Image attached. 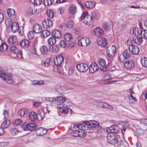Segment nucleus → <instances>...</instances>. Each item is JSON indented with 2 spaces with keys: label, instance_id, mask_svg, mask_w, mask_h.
<instances>
[{
  "label": "nucleus",
  "instance_id": "f257e3e1",
  "mask_svg": "<svg viewBox=\"0 0 147 147\" xmlns=\"http://www.w3.org/2000/svg\"><path fill=\"white\" fill-rule=\"evenodd\" d=\"M0 78L7 83L11 84L13 82V79L10 74L6 73L0 68Z\"/></svg>",
  "mask_w": 147,
  "mask_h": 147
},
{
  "label": "nucleus",
  "instance_id": "f03ea898",
  "mask_svg": "<svg viewBox=\"0 0 147 147\" xmlns=\"http://www.w3.org/2000/svg\"><path fill=\"white\" fill-rule=\"evenodd\" d=\"M88 13L84 12L82 15L80 19L81 20L84 19V22L86 25L89 26L92 25L94 22V20L92 17L89 15H88Z\"/></svg>",
  "mask_w": 147,
  "mask_h": 147
},
{
  "label": "nucleus",
  "instance_id": "7ed1b4c3",
  "mask_svg": "<svg viewBox=\"0 0 147 147\" xmlns=\"http://www.w3.org/2000/svg\"><path fill=\"white\" fill-rule=\"evenodd\" d=\"M84 123L86 124L87 129H90V128H95L96 129H100L101 127L99 124V123L96 121L91 120L84 122Z\"/></svg>",
  "mask_w": 147,
  "mask_h": 147
},
{
  "label": "nucleus",
  "instance_id": "20e7f679",
  "mask_svg": "<svg viewBox=\"0 0 147 147\" xmlns=\"http://www.w3.org/2000/svg\"><path fill=\"white\" fill-rule=\"evenodd\" d=\"M130 51L127 49L125 50L120 55L119 57V61L121 63L124 62L125 60L129 59L131 57Z\"/></svg>",
  "mask_w": 147,
  "mask_h": 147
},
{
  "label": "nucleus",
  "instance_id": "39448f33",
  "mask_svg": "<svg viewBox=\"0 0 147 147\" xmlns=\"http://www.w3.org/2000/svg\"><path fill=\"white\" fill-rule=\"evenodd\" d=\"M10 50L12 53L14 55V56L17 57L19 59L22 58V53L15 46H13L10 47Z\"/></svg>",
  "mask_w": 147,
  "mask_h": 147
},
{
  "label": "nucleus",
  "instance_id": "423d86ee",
  "mask_svg": "<svg viewBox=\"0 0 147 147\" xmlns=\"http://www.w3.org/2000/svg\"><path fill=\"white\" fill-rule=\"evenodd\" d=\"M66 98L62 96L57 97L54 101L55 106L60 109L62 107L64 104L63 103L65 102Z\"/></svg>",
  "mask_w": 147,
  "mask_h": 147
},
{
  "label": "nucleus",
  "instance_id": "0eeeda50",
  "mask_svg": "<svg viewBox=\"0 0 147 147\" xmlns=\"http://www.w3.org/2000/svg\"><path fill=\"white\" fill-rule=\"evenodd\" d=\"M106 50L107 55L110 58H112L115 54L116 49L114 45L108 47Z\"/></svg>",
  "mask_w": 147,
  "mask_h": 147
},
{
  "label": "nucleus",
  "instance_id": "6e6552de",
  "mask_svg": "<svg viewBox=\"0 0 147 147\" xmlns=\"http://www.w3.org/2000/svg\"><path fill=\"white\" fill-rule=\"evenodd\" d=\"M91 43L90 39L87 37L82 38L79 40L78 43L79 45L82 47H86Z\"/></svg>",
  "mask_w": 147,
  "mask_h": 147
},
{
  "label": "nucleus",
  "instance_id": "1a4fd4ad",
  "mask_svg": "<svg viewBox=\"0 0 147 147\" xmlns=\"http://www.w3.org/2000/svg\"><path fill=\"white\" fill-rule=\"evenodd\" d=\"M98 64L100 65L102 67H100L101 69L104 71H106L109 70V67H110L109 65H107V66L106 65V62L105 61L102 59H99L98 60Z\"/></svg>",
  "mask_w": 147,
  "mask_h": 147
},
{
  "label": "nucleus",
  "instance_id": "9d476101",
  "mask_svg": "<svg viewBox=\"0 0 147 147\" xmlns=\"http://www.w3.org/2000/svg\"><path fill=\"white\" fill-rule=\"evenodd\" d=\"M88 66L86 63H82L76 65L78 70L81 72H86L88 69Z\"/></svg>",
  "mask_w": 147,
  "mask_h": 147
},
{
  "label": "nucleus",
  "instance_id": "9b49d317",
  "mask_svg": "<svg viewBox=\"0 0 147 147\" xmlns=\"http://www.w3.org/2000/svg\"><path fill=\"white\" fill-rule=\"evenodd\" d=\"M128 48L130 52L133 55H138V54L139 49L137 46L131 45L129 46Z\"/></svg>",
  "mask_w": 147,
  "mask_h": 147
},
{
  "label": "nucleus",
  "instance_id": "f8f14e48",
  "mask_svg": "<svg viewBox=\"0 0 147 147\" xmlns=\"http://www.w3.org/2000/svg\"><path fill=\"white\" fill-rule=\"evenodd\" d=\"M54 60L55 65L57 66H60L63 62L64 57L63 55H60L56 57V59Z\"/></svg>",
  "mask_w": 147,
  "mask_h": 147
},
{
  "label": "nucleus",
  "instance_id": "ddd939ff",
  "mask_svg": "<svg viewBox=\"0 0 147 147\" xmlns=\"http://www.w3.org/2000/svg\"><path fill=\"white\" fill-rule=\"evenodd\" d=\"M36 126L37 125L34 123L28 124L24 127V130L32 131L36 129Z\"/></svg>",
  "mask_w": 147,
  "mask_h": 147
},
{
  "label": "nucleus",
  "instance_id": "4468645a",
  "mask_svg": "<svg viewBox=\"0 0 147 147\" xmlns=\"http://www.w3.org/2000/svg\"><path fill=\"white\" fill-rule=\"evenodd\" d=\"M18 114L21 117H26L28 116L29 114V110L27 109H22L18 112Z\"/></svg>",
  "mask_w": 147,
  "mask_h": 147
},
{
  "label": "nucleus",
  "instance_id": "2eb2a0df",
  "mask_svg": "<svg viewBox=\"0 0 147 147\" xmlns=\"http://www.w3.org/2000/svg\"><path fill=\"white\" fill-rule=\"evenodd\" d=\"M43 27L48 29L53 24V22L50 19H47L45 20L42 23Z\"/></svg>",
  "mask_w": 147,
  "mask_h": 147
},
{
  "label": "nucleus",
  "instance_id": "dca6fc26",
  "mask_svg": "<svg viewBox=\"0 0 147 147\" xmlns=\"http://www.w3.org/2000/svg\"><path fill=\"white\" fill-rule=\"evenodd\" d=\"M97 42L99 45L102 47L105 46L107 44L106 38L103 37L98 38L97 40Z\"/></svg>",
  "mask_w": 147,
  "mask_h": 147
},
{
  "label": "nucleus",
  "instance_id": "f3484780",
  "mask_svg": "<svg viewBox=\"0 0 147 147\" xmlns=\"http://www.w3.org/2000/svg\"><path fill=\"white\" fill-rule=\"evenodd\" d=\"M33 32L36 33H40L42 31V28L38 24H36L33 25Z\"/></svg>",
  "mask_w": 147,
  "mask_h": 147
},
{
  "label": "nucleus",
  "instance_id": "a211bd4d",
  "mask_svg": "<svg viewBox=\"0 0 147 147\" xmlns=\"http://www.w3.org/2000/svg\"><path fill=\"white\" fill-rule=\"evenodd\" d=\"M98 69V67L96 64L93 63L90 65L89 67V72L90 73H93L97 71Z\"/></svg>",
  "mask_w": 147,
  "mask_h": 147
},
{
  "label": "nucleus",
  "instance_id": "6ab92c4d",
  "mask_svg": "<svg viewBox=\"0 0 147 147\" xmlns=\"http://www.w3.org/2000/svg\"><path fill=\"white\" fill-rule=\"evenodd\" d=\"M113 26V23L111 21L104 22L103 24V28L107 30H109L112 29Z\"/></svg>",
  "mask_w": 147,
  "mask_h": 147
},
{
  "label": "nucleus",
  "instance_id": "aec40b11",
  "mask_svg": "<svg viewBox=\"0 0 147 147\" xmlns=\"http://www.w3.org/2000/svg\"><path fill=\"white\" fill-rule=\"evenodd\" d=\"M124 67L127 69H130L134 66V63L132 60H129L125 62L124 64Z\"/></svg>",
  "mask_w": 147,
  "mask_h": 147
},
{
  "label": "nucleus",
  "instance_id": "412c9836",
  "mask_svg": "<svg viewBox=\"0 0 147 147\" xmlns=\"http://www.w3.org/2000/svg\"><path fill=\"white\" fill-rule=\"evenodd\" d=\"M36 132L37 135L43 136L47 133V131L46 129L40 127L36 129Z\"/></svg>",
  "mask_w": 147,
  "mask_h": 147
},
{
  "label": "nucleus",
  "instance_id": "4be33fe9",
  "mask_svg": "<svg viewBox=\"0 0 147 147\" xmlns=\"http://www.w3.org/2000/svg\"><path fill=\"white\" fill-rule=\"evenodd\" d=\"M11 24V32L14 33L17 32L19 28L18 24L17 22H15L13 23H11V24H10V25Z\"/></svg>",
  "mask_w": 147,
  "mask_h": 147
},
{
  "label": "nucleus",
  "instance_id": "5701e85b",
  "mask_svg": "<svg viewBox=\"0 0 147 147\" xmlns=\"http://www.w3.org/2000/svg\"><path fill=\"white\" fill-rule=\"evenodd\" d=\"M30 43L27 39L22 40L20 43V46L22 48H28L30 46Z\"/></svg>",
  "mask_w": 147,
  "mask_h": 147
},
{
  "label": "nucleus",
  "instance_id": "b1692460",
  "mask_svg": "<svg viewBox=\"0 0 147 147\" xmlns=\"http://www.w3.org/2000/svg\"><path fill=\"white\" fill-rule=\"evenodd\" d=\"M40 50L42 55L47 54L49 52L48 48L46 45H43L40 48Z\"/></svg>",
  "mask_w": 147,
  "mask_h": 147
},
{
  "label": "nucleus",
  "instance_id": "393cba45",
  "mask_svg": "<svg viewBox=\"0 0 147 147\" xmlns=\"http://www.w3.org/2000/svg\"><path fill=\"white\" fill-rule=\"evenodd\" d=\"M68 106H67L65 104L63 105L62 106L64 108L62 109V110L61 111V112L63 114H67L68 113H71L72 112V110L68 108Z\"/></svg>",
  "mask_w": 147,
  "mask_h": 147
},
{
  "label": "nucleus",
  "instance_id": "a878e982",
  "mask_svg": "<svg viewBox=\"0 0 147 147\" xmlns=\"http://www.w3.org/2000/svg\"><path fill=\"white\" fill-rule=\"evenodd\" d=\"M94 32L97 36H101L103 34V30L102 29L97 27L94 30Z\"/></svg>",
  "mask_w": 147,
  "mask_h": 147
},
{
  "label": "nucleus",
  "instance_id": "bb28decb",
  "mask_svg": "<svg viewBox=\"0 0 147 147\" xmlns=\"http://www.w3.org/2000/svg\"><path fill=\"white\" fill-rule=\"evenodd\" d=\"M52 34L53 37L57 38H60L62 36L61 32L59 30H54L52 31Z\"/></svg>",
  "mask_w": 147,
  "mask_h": 147
},
{
  "label": "nucleus",
  "instance_id": "cd10ccee",
  "mask_svg": "<svg viewBox=\"0 0 147 147\" xmlns=\"http://www.w3.org/2000/svg\"><path fill=\"white\" fill-rule=\"evenodd\" d=\"M45 113L43 111L40 110L38 111L37 115V119L38 121H40L44 117L45 115Z\"/></svg>",
  "mask_w": 147,
  "mask_h": 147
},
{
  "label": "nucleus",
  "instance_id": "c85d7f7f",
  "mask_svg": "<svg viewBox=\"0 0 147 147\" xmlns=\"http://www.w3.org/2000/svg\"><path fill=\"white\" fill-rule=\"evenodd\" d=\"M65 88L63 87H61L59 86H55L56 91L60 94H61L64 92Z\"/></svg>",
  "mask_w": 147,
  "mask_h": 147
},
{
  "label": "nucleus",
  "instance_id": "c756f323",
  "mask_svg": "<svg viewBox=\"0 0 147 147\" xmlns=\"http://www.w3.org/2000/svg\"><path fill=\"white\" fill-rule=\"evenodd\" d=\"M142 30L140 28L138 27H135L133 29V33L136 36H138L141 35Z\"/></svg>",
  "mask_w": 147,
  "mask_h": 147
},
{
  "label": "nucleus",
  "instance_id": "7c9ffc66",
  "mask_svg": "<svg viewBox=\"0 0 147 147\" xmlns=\"http://www.w3.org/2000/svg\"><path fill=\"white\" fill-rule=\"evenodd\" d=\"M8 43L10 44H15L16 43L17 40L16 37L15 36H13L10 37L8 40Z\"/></svg>",
  "mask_w": 147,
  "mask_h": 147
},
{
  "label": "nucleus",
  "instance_id": "2f4dec72",
  "mask_svg": "<svg viewBox=\"0 0 147 147\" xmlns=\"http://www.w3.org/2000/svg\"><path fill=\"white\" fill-rule=\"evenodd\" d=\"M85 5L88 9H93L94 7L95 4L91 1H87L86 2Z\"/></svg>",
  "mask_w": 147,
  "mask_h": 147
},
{
  "label": "nucleus",
  "instance_id": "473e14b6",
  "mask_svg": "<svg viewBox=\"0 0 147 147\" xmlns=\"http://www.w3.org/2000/svg\"><path fill=\"white\" fill-rule=\"evenodd\" d=\"M113 144L117 143L119 144V143L121 141V140L119 136L117 135H113Z\"/></svg>",
  "mask_w": 147,
  "mask_h": 147
},
{
  "label": "nucleus",
  "instance_id": "72a5a7b5",
  "mask_svg": "<svg viewBox=\"0 0 147 147\" xmlns=\"http://www.w3.org/2000/svg\"><path fill=\"white\" fill-rule=\"evenodd\" d=\"M64 37L65 40L68 42L71 41L72 40L73 36L70 33H67L65 34Z\"/></svg>",
  "mask_w": 147,
  "mask_h": 147
},
{
  "label": "nucleus",
  "instance_id": "f704fd0d",
  "mask_svg": "<svg viewBox=\"0 0 147 147\" xmlns=\"http://www.w3.org/2000/svg\"><path fill=\"white\" fill-rule=\"evenodd\" d=\"M29 115L30 119L32 121L37 119V115L34 112H31L29 113Z\"/></svg>",
  "mask_w": 147,
  "mask_h": 147
},
{
  "label": "nucleus",
  "instance_id": "c9c22d12",
  "mask_svg": "<svg viewBox=\"0 0 147 147\" xmlns=\"http://www.w3.org/2000/svg\"><path fill=\"white\" fill-rule=\"evenodd\" d=\"M60 47L57 45H55L52 47V48H50V50L53 53H57L59 52Z\"/></svg>",
  "mask_w": 147,
  "mask_h": 147
},
{
  "label": "nucleus",
  "instance_id": "e433bc0d",
  "mask_svg": "<svg viewBox=\"0 0 147 147\" xmlns=\"http://www.w3.org/2000/svg\"><path fill=\"white\" fill-rule=\"evenodd\" d=\"M10 122L9 120H6L3 122L1 125V127L4 129H6L9 126Z\"/></svg>",
  "mask_w": 147,
  "mask_h": 147
},
{
  "label": "nucleus",
  "instance_id": "4c0bfd02",
  "mask_svg": "<svg viewBox=\"0 0 147 147\" xmlns=\"http://www.w3.org/2000/svg\"><path fill=\"white\" fill-rule=\"evenodd\" d=\"M56 41V39L54 37H51L48 39V43L49 45L52 46L55 43Z\"/></svg>",
  "mask_w": 147,
  "mask_h": 147
},
{
  "label": "nucleus",
  "instance_id": "58836bf2",
  "mask_svg": "<svg viewBox=\"0 0 147 147\" xmlns=\"http://www.w3.org/2000/svg\"><path fill=\"white\" fill-rule=\"evenodd\" d=\"M94 103L96 104L97 107L100 108H104L106 102L100 101H94Z\"/></svg>",
  "mask_w": 147,
  "mask_h": 147
},
{
  "label": "nucleus",
  "instance_id": "ea45409f",
  "mask_svg": "<svg viewBox=\"0 0 147 147\" xmlns=\"http://www.w3.org/2000/svg\"><path fill=\"white\" fill-rule=\"evenodd\" d=\"M69 11L70 13L72 14H74L76 11V6L74 5H71L70 6Z\"/></svg>",
  "mask_w": 147,
  "mask_h": 147
},
{
  "label": "nucleus",
  "instance_id": "a19ab883",
  "mask_svg": "<svg viewBox=\"0 0 147 147\" xmlns=\"http://www.w3.org/2000/svg\"><path fill=\"white\" fill-rule=\"evenodd\" d=\"M50 59H49L47 58L45 61L42 62V65L43 66L45 67H48L50 65Z\"/></svg>",
  "mask_w": 147,
  "mask_h": 147
},
{
  "label": "nucleus",
  "instance_id": "79ce46f5",
  "mask_svg": "<svg viewBox=\"0 0 147 147\" xmlns=\"http://www.w3.org/2000/svg\"><path fill=\"white\" fill-rule=\"evenodd\" d=\"M74 25V22L72 21H70L66 24H64V26L66 28L70 29Z\"/></svg>",
  "mask_w": 147,
  "mask_h": 147
},
{
  "label": "nucleus",
  "instance_id": "37998d69",
  "mask_svg": "<svg viewBox=\"0 0 147 147\" xmlns=\"http://www.w3.org/2000/svg\"><path fill=\"white\" fill-rule=\"evenodd\" d=\"M143 42L142 38L140 37H138L134 40V42L138 45H140Z\"/></svg>",
  "mask_w": 147,
  "mask_h": 147
},
{
  "label": "nucleus",
  "instance_id": "c03bdc74",
  "mask_svg": "<svg viewBox=\"0 0 147 147\" xmlns=\"http://www.w3.org/2000/svg\"><path fill=\"white\" fill-rule=\"evenodd\" d=\"M141 62L143 66L147 68V58L143 57L141 58Z\"/></svg>",
  "mask_w": 147,
  "mask_h": 147
},
{
  "label": "nucleus",
  "instance_id": "a18cd8bd",
  "mask_svg": "<svg viewBox=\"0 0 147 147\" xmlns=\"http://www.w3.org/2000/svg\"><path fill=\"white\" fill-rule=\"evenodd\" d=\"M7 49V46L6 43H4L0 45V51L5 52Z\"/></svg>",
  "mask_w": 147,
  "mask_h": 147
},
{
  "label": "nucleus",
  "instance_id": "49530a36",
  "mask_svg": "<svg viewBox=\"0 0 147 147\" xmlns=\"http://www.w3.org/2000/svg\"><path fill=\"white\" fill-rule=\"evenodd\" d=\"M86 124L84 123V124H81L77 125V126L78 127L77 129H81L83 130H88L87 127L86 126Z\"/></svg>",
  "mask_w": 147,
  "mask_h": 147
},
{
  "label": "nucleus",
  "instance_id": "de8ad7c7",
  "mask_svg": "<svg viewBox=\"0 0 147 147\" xmlns=\"http://www.w3.org/2000/svg\"><path fill=\"white\" fill-rule=\"evenodd\" d=\"M50 34V32L49 30H45L42 31L41 35L43 38H45L49 36Z\"/></svg>",
  "mask_w": 147,
  "mask_h": 147
},
{
  "label": "nucleus",
  "instance_id": "09e8293b",
  "mask_svg": "<svg viewBox=\"0 0 147 147\" xmlns=\"http://www.w3.org/2000/svg\"><path fill=\"white\" fill-rule=\"evenodd\" d=\"M92 17L96 19H98L100 18V15L98 13L95 11L92 12L91 14Z\"/></svg>",
  "mask_w": 147,
  "mask_h": 147
},
{
  "label": "nucleus",
  "instance_id": "8fccbe9b",
  "mask_svg": "<svg viewBox=\"0 0 147 147\" xmlns=\"http://www.w3.org/2000/svg\"><path fill=\"white\" fill-rule=\"evenodd\" d=\"M79 134L78 137L83 138L86 136V132L84 130L79 129Z\"/></svg>",
  "mask_w": 147,
  "mask_h": 147
},
{
  "label": "nucleus",
  "instance_id": "3c124183",
  "mask_svg": "<svg viewBox=\"0 0 147 147\" xmlns=\"http://www.w3.org/2000/svg\"><path fill=\"white\" fill-rule=\"evenodd\" d=\"M7 13L9 16H13L15 14L14 10L12 9H8L7 10Z\"/></svg>",
  "mask_w": 147,
  "mask_h": 147
},
{
  "label": "nucleus",
  "instance_id": "603ef678",
  "mask_svg": "<svg viewBox=\"0 0 147 147\" xmlns=\"http://www.w3.org/2000/svg\"><path fill=\"white\" fill-rule=\"evenodd\" d=\"M47 15L50 18H53L54 16V12L52 9H49L47 11Z\"/></svg>",
  "mask_w": 147,
  "mask_h": 147
},
{
  "label": "nucleus",
  "instance_id": "864d4df0",
  "mask_svg": "<svg viewBox=\"0 0 147 147\" xmlns=\"http://www.w3.org/2000/svg\"><path fill=\"white\" fill-rule=\"evenodd\" d=\"M141 36L142 38L145 39H147V30H142V33L141 34Z\"/></svg>",
  "mask_w": 147,
  "mask_h": 147
},
{
  "label": "nucleus",
  "instance_id": "5fc2aeb1",
  "mask_svg": "<svg viewBox=\"0 0 147 147\" xmlns=\"http://www.w3.org/2000/svg\"><path fill=\"white\" fill-rule=\"evenodd\" d=\"M27 13L28 15L31 16L34 13V8L32 7H29L28 9L27 12Z\"/></svg>",
  "mask_w": 147,
  "mask_h": 147
},
{
  "label": "nucleus",
  "instance_id": "6e6d98bb",
  "mask_svg": "<svg viewBox=\"0 0 147 147\" xmlns=\"http://www.w3.org/2000/svg\"><path fill=\"white\" fill-rule=\"evenodd\" d=\"M27 36L29 40L32 39L34 36V34L32 31H30L27 34Z\"/></svg>",
  "mask_w": 147,
  "mask_h": 147
},
{
  "label": "nucleus",
  "instance_id": "4d7b16f0",
  "mask_svg": "<svg viewBox=\"0 0 147 147\" xmlns=\"http://www.w3.org/2000/svg\"><path fill=\"white\" fill-rule=\"evenodd\" d=\"M114 127V125L106 128V131L109 134L113 133V129Z\"/></svg>",
  "mask_w": 147,
  "mask_h": 147
},
{
  "label": "nucleus",
  "instance_id": "13d9d810",
  "mask_svg": "<svg viewBox=\"0 0 147 147\" xmlns=\"http://www.w3.org/2000/svg\"><path fill=\"white\" fill-rule=\"evenodd\" d=\"M43 3L46 6L51 5L53 3V0H44Z\"/></svg>",
  "mask_w": 147,
  "mask_h": 147
},
{
  "label": "nucleus",
  "instance_id": "bf43d9fd",
  "mask_svg": "<svg viewBox=\"0 0 147 147\" xmlns=\"http://www.w3.org/2000/svg\"><path fill=\"white\" fill-rule=\"evenodd\" d=\"M81 31V30L80 27H77L73 29V32L74 33L78 34Z\"/></svg>",
  "mask_w": 147,
  "mask_h": 147
},
{
  "label": "nucleus",
  "instance_id": "052dcab7",
  "mask_svg": "<svg viewBox=\"0 0 147 147\" xmlns=\"http://www.w3.org/2000/svg\"><path fill=\"white\" fill-rule=\"evenodd\" d=\"M31 2L36 5H39L42 3V0H30Z\"/></svg>",
  "mask_w": 147,
  "mask_h": 147
},
{
  "label": "nucleus",
  "instance_id": "680f3d73",
  "mask_svg": "<svg viewBox=\"0 0 147 147\" xmlns=\"http://www.w3.org/2000/svg\"><path fill=\"white\" fill-rule=\"evenodd\" d=\"M78 128V127L77 124H73L71 125L70 129L73 132L74 131L77 130V129Z\"/></svg>",
  "mask_w": 147,
  "mask_h": 147
},
{
  "label": "nucleus",
  "instance_id": "e2e57ef3",
  "mask_svg": "<svg viewBox=\"0 0 147 147\" xmlns=\"http://www.w3.org/2000/svg\"><path fill=\"white\" fill-rule=\"evenodd\" d=\"M22 120L21 119H18L14 120L13 121V124L14 125H18L21 124Z\"/></svg>",
  "mask_w": 147,
  "mask_h": 147
},
{
  "label": "nucleus",
  "instance_id": "0e129e2a",
  "mask_svg": "<svg viewBox=\"0 0 147 147\" xmlns=\"http://www.w3.org/2000/svg\"><path fill=\"white\" fill-rule=\"evenodd\" d=\"M10 131L11 135L13 136L17 135L18 132V130L15 128L11 129Z\"/></svg>",
  "mask_w": 147,
  "mask_h": 147
},
{
  "label": "nucleus",
  "instance_id": "69168bd1",
  "mask_svg": "<svg viewBox=\"0 0 147 147\" xmlns=\"http://www.w3.org/2000/svg\"><path fill=\"white\" fill-rule=\"evenodd\" d=\"M59 45L61 47L64 48L66 46L67 44L64 40H61L59 42Z\"/></svg>",
  "mask_w": 147,
  "mask_h": 147
},
{
  "label": "nucleus",
  "instance_id": "338daca9",
  "mask_svg": "<svg viewBox=\"0 0 147 147\" xmlns=\"http://www.w3.org/2000/svg\"><path fill=\"white\" fill-rule=\"evenodd\" d=\"M104 108L109 109L111 111H113L114 110L113 108L109 105L107 103H105Z\"/></svg>",
  "mask_w": 147,
  "mask_h": 147
},
{
  "label": "nucleus",
  "instance_id": "774afa93",
  "mask_svg": "<svg viewBox=\"0 0 147 147\" xmlns=\"http://www.w3.org/2000/svg\"><path fill=\"white\" fill-rule=\"evenodd\" d=\"M113 135L111 136H108L107 137V141L108 143L111 144H113Z\"/></svg>",
  "mask_w": 147,
  "mask_h": 147
}]
</instances>
